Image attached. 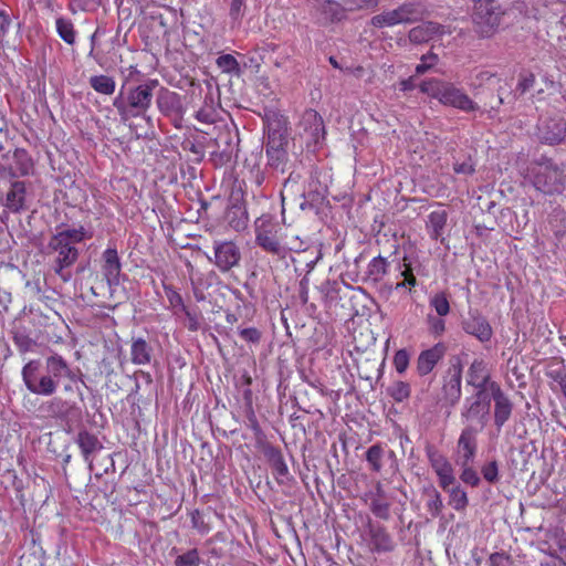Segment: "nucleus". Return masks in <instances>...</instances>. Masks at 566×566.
Segmentation results:
<instances>
[{
	"mask_svg": "<svg viewBox=\"0 0 566 566\" xmlns=\"http://www.w3.org/2000/svg\"><path fill=\"white\" fill-rule=\"evenodd\" d=\"M449 492L450 501L449 504L455 510V511H462L468 505V496L464 490H462L460 486H450L448 490Z\"/></svg>",
	"mask_w": 566,
	"mask_h": 566,
	"instance_id": "e433bc0d",
	"label": "nucleus"
},
{
	"mask_svg": "<svg viewBox=\"0 0 566 566\" xmlns=\"http://www.w3.org/2000/svg\"><path fill=\"white\" fill-rule=\"evenodd\" d=\"M217 66L227 74L239 76L241 69L238 60L232 54H222L216 60Z\"/></svg>",
	"mask_w": 566,
	"mask_h": 566,
	"instance_id": "473e14b6",
	"label": "nucleus"
},
{
	"mask_svg": "<svg viewBox=\"0 0 566 566\" xmlns=\"http://www.w3.org/2000/svg\"><path fill=\"white\" fill-rule=\"evenodd\" d=\"M453 170L455 174L471 175L474 171V167L471 159H468L460 164L455 163L453 165Z\"/></svg>",
	"mask_w": 566,
	"mask_h": 566,
	"instance_id": "6e6d98bb",
	"label": "nucleus"
},
{
	"mask_svg": "<svg viewBox=\"0 0 566 566\" xmlns=\"http://www.w3.org/2000/svg\"><path fill=\"white\" fill-rule=\"evenodd\" d=\"M50 408L55 415L63 416L66 409H69V406L66 401H63L61 398L56 397L50 401Z\"/></svg>",
	"mask_w": 566,
	"mask_h": 566,
	"instance_id": "3c124183",
	"label": "nucleus"
},
{
	"mask_svg": "<svg viewBox=\"0 0 566 566\" xmlns=\"http://www.w3.org/2000/svg\"><path fill=\"white\" fill-rule=\"evenodd\" d=\"M301 127L307 147H317L324 142L325 126L322 116L316 111L307 109L303 113Z\"/></svg>",
	"mask_w": 566,
	"mask_h": 566,
	"instance_id": "6e6552de",
	"label": "nucleus"
},
{
	"mask_svg": "<svg viewBox=\"0 0 566 566\" xmlns=\"http://www.w3.org/2000/svg\"><path fill=\"white\" fill-rule=\"evenodd\" d=\"M490 562L492 566H504L505 557L501 554H493L490 557Z\"/></svg>",
	"mask_w": 566,
	"mask_h": 566,
	"instance_id": "680f3d73",
	"label": "nucleus"
},
{
	"mask_svg": "<svg viewBox=\"0 0 566 566\" xmlns=\"http://www.w3.org/2000/svg\"><path fill=\"white\" fill-rule=\"evenodd\" d=\"M350 9H365V8H375L378 4V0H353V2H347Z\"/></svg>",
	"mask_w": 566,
	"mask_h": 566,
	"instance_id": "4d7b16f0",
	"label": "nucleus"
},
{
	"mask_svg": "<svg viewBox=\"0 0 566 566\" xmlns=\"http://www.w3.org/2000/svg\"><path fill=\"white\" fill-rule=\"evenodd\" d=\"M430 307L436 312L438 316H447L450 313V302L444 292H438L429 298Z\"/></svg>",
	"mask_w": 566,
	"mask_h": 566,
	"instance_id": "72a5a7b5",
	"label": "nucleus"
},
{
	"mask_svg": "<svg viewBox=\"0 0 566 566\" xmlns=\"http://www.w3.org/2000/svg\"><path fill=\"white\" fill-rule=\"evenodd\" d=\"M238 212L240 213V218L237 221L230 220V226L234 230L241 231V230L245 229V227H247L248 217H247L245 211L239 210Z\"/></svg>",
	"mask_w": 566,
	"mask_h": 566,
	"instance_id": "13d9d810",
	"label": "nucleus"
},
{
	"mask_svg": "<svg viewBox=\"0 0 566 566\" xmlns=\"http://www.w3.org/2000/svg\"><path fill=\"white\" fill-rule=\"evenodd\" d=\"M491 76H492V74H490L489 72L481 73L482 78H490Z\"/></svg>",
	"mask_w": 566,
	"mask_h": 566,
	"instance_id": "338daca9",
	"label": "nucleus"
},
{
	"mask_svg": "<svg viewBox=\"0 0 566 566\" xmlns=\"http://www.w3.org/2000/svg\"><path fill=\"white\" fill-rule=\"evenodd\" d=\"M428 459L431 468L439 479V485L443 490H448L455 482L452 464L448 459L434 450H428Z\"/></svg>",
	"mask_w": 566,
	"mask_h": 566,
	"instance_id": "ddd939ff",
	"label": "nucleus"
},
{
	"mask_svg": "<svg viewBox=\"0 0 566 566\" xmlns=\"http://www.w3.org/2000/svg\"><path fill=\"white\" fill-rule=\"evenodd\" d=\"M406 279H405V283L406 285H409V286H415L416 285V277L409 273L407 274V272H403Z\"/></svg>",
	"mask_w": 566,
	"mask_h": 566,
	"instance_id": "0e129e2a",
	"label": "nucleus"
},
{
	"mask_svg": "<svg viewBox=\"0 0 566 566\" xmlns=\"http://www.w3.org/2000/svg\"><path fill=\"white\" fill-rule=\"evenodd\" d=\"M368 546L373 552L384 553L394 548V543L390 535L381 526L370 525L368 530Z\"/></svg>",
	"mask_w": 566,
	"mask_h": 566,
	"instance_id": "412c9836",
	"label": "nucleus"
},
{
	"mask_svg": "<svg viewBox=\"0 0 566 566\" xmlns=\"http://www.w3.org/2000/svg\"><path fill=\"white\" fill-rule=\"evenodd\" d=\"M463 329L482 343L489 342L493 335L491 325L478 312L469 313V317L463 322Z\"/></svg>",
	"mask_w": 566,
	"mask_h": 566,
	"instance_id": "f3484780",
	"label": "nucleus"
},
{
	"mask_svg": "<svg viewBox=\"0 0 566 566\" xmlns=\"http://www.w3.org/2000/svg\"><path fill=\"white\" fill-rule=\"evenodd\" d=\"M390 395L396 401H403L410 396V386L407 382L398 381L390 388Z\"/></svg>",
	"mask_w": 566,
	"mask_h": 566,
	"instance_id": "79ce46f5",
	"label": "nucleus"
},
{
	"mask_svg": "<svg viewBox=\"0 0 566 566\" xmlns=\"http://www.w3.org/2000/svg\"><path fill=\"white\" fill-rule=\"evenodd\" d=\"M55 235L57 241L61 242V240H65L69 241V243L72 245L80 243L84 241L86 238L91 237L87 234L86 230L83 227L66 229L57 232Z\"/></svg>",
	"mask_w": 566,
	"mask_h": 566,
	"instance_id": "f704fd0d",
	"label": "nucleus"
},
{
	"mask_svg": "<svg viewBox=\"0 0 566 566\" xmlns=\"http://www.w3.org/2000/svg\"><path fill=\"white\" fill-rule=\"evenodd\" d=\"M76 443L81 449L84 460L88 462L90 468H92L93 455L103 448L101 441L95 434L84 430L78 432Z\"/></svg>",
	"mask_w": 566,
	"mask_h": 566,
	"instance_id": "aec40b11",
	"label": "nucleus"
},
{
	"mask_svg": "<svg viewBox=\"0 0 566 566\" xmlns=\"http://www.w3.org/2000/svg\"><path fill=\"white\" fill-rule=\"evenodd\" d=\"M447 220L448 212L444 209H437L428 214L426 227L431 239H442Z\"/></svg>",
	"mask_w": 566,
	"mask_h": 566,
	"instance_id": "b1692460",
	"label": "nucleus"
},
{
	"mask_svg": "<svg viewBox=\"0 0 566 566\" xmlns=\"http://www.w3.org/2000/svg\"><path fill=\"white\" fill-rule=\"evenodd\" d=\"M156 85L157 81H150L129 90L126 101L133 116L143 115L148 111L151 104L153 90Z\"/></svg>",
	"mask_w": 566,
	"mask_h": 566,
	"instance_id": "9d476101",
	"label": "nucleus"
},
{
	"mask_svg": "<svg viewBox=\"0 0 566 566\" xmlns=\"http://www.w3.org/2000/svg\"><path fill=\"white\" fill-rule=\"evenodd\" d=\"M255 241L265 251L284 258L286 254L277 238L275 226L266 220L259 219L255 223Z\"/></svg>",
	"mask_w": 566,
	"mask_h": 566,
	"instance_id": "1a4fd4ad",
	"label": "nucleus"
},
{
	"mask_svg": "<svg viewBox=\"0 0 566 566\" xmlns=\"http://www.w3.org/2000/svg\"><path fill=\"white\" fill-rule=\"evenodd\" d=\"M132 361L135 365H147L151 360V347L143 338H136L130 346Z\"/></svg>",
	"mask_w": 566,
	"mask_h": 566,
	"instance_id": "bb28decb",
	"label": "nucleus"
},
{
	"mask_svg": "<svg viewBox=\"0 0 566 566\" xmlns=\"http://www.w3.org/2000/svg\"><path fill=\"white\" fill-rule=\"evenodd\" d=\"M266 455L269 458V461L271 463V467L273 468L275 474L277 475H286L289 472L287 465L283 459L282 453L274 448H270L266 451Z\"/></svg>",
	"mask_w": 566,
	"mask_h": 566,
	"instance_id": "c9c22d12",
	"label": "nucleus"
},
{
	"mask_svg": "<svg viewBox=\"0 0 566 566\" xmlns=\"http://www.w3.org/2000/svg\"><path fill=\"white\" fill-rule=\"evenodd\" d=\"M421 92L432 98L438 99L441 104L452 106L464 112L474 111L475 103L460 88L451 83L440 80H429L422 82Z\"/></svg>",
	"mask_w": 566,
	"mask_h": 566,
	"instance_id": "7ed1b4c3",
	"label": "nucleus"
},
{
	"mask_svg": "<svg viewBox=\"0 0 566 566\" xmlns=\"http://www.w3.org/2000/svg\"><path fill=\"white\" fill-rule=\"evenodd\" d=\"M475 436H476V431L471 427L465 428L461 432V436L458 441V448H459L461 458L463 459L462 465L469 464L475 455V451H476Z\"/></svg>",
	"mask_w": 566,
	"mask_h": 566,
	"instance_id": "4be33fe9",
	"label": "nucleus"
},
{
	"mask_svg": "<svg viewBox=\"0 0 566 566\" xmlns=\"http://www.w3.org/2000/svg\"><path fill=\"white\" fill-rule=\"evenodd\" d=\"M264 126L268 132L265 143L268 163L271 167L283 171L287 160V120L276 112H268Z\"/></svg>",
	"mask_w": 566,
	"mask_h": 566,
	"instance_id": "f03ea898",
	"label": "nucleus"
},
{
	"mask_svg": "<svg viewBox=\"0 0 566 566\" xmlns=\"http://www.w3.org/2000/svg\"><path fill=\"white\" fill-rule=\"evenodd\" d=\"M490 394L494 401V423L500 430L511 418L513 403L497 382L490 385Z\"/></svg>",
	"mask_w": 566,
	"mask_h": 566,
	"instance_id": "f8f14e48",
	"label": "nucleus"
},
{
	"mask_svg": "<svg viewBox=\"0 0 566 566\" xmlns=\"http://www.w3.org/2000/svg\"><path fill=\"white\" fill-rule=\"evenodd\" d=\"M461 384H462V369L460 366L453 367V374L450 376L448 382L444 386V390L448 397L452 400H459L461 396Z\"/></svg>",
	"mask_w": 566,
	"mask_h": 566,
	"instance_id": "7c9ffc66",
	"label": "nucleus"
},
{
	"mask_svg": "<svg viewBox=\"0 0 566 566\" xmlns=\"http://www.w3.org/2000/svg\"><path fill=\"white\" fill-rule=\"evenodd\" d=\"M214 264L221 272L237 266L241 259L238 245L232 241H214Z\"/></svg>",
	"mask_w": 566,
	"mask_h": 566,
	"instance_id": "9b49d317",
	"label": "nucleus"
},
{
	"mask_svg": "<svg viewBox=\"0 0 566 566\" xmlns=\"http://www.w3.org/2000/svg\"><path fill=\"white\" fill-rule=\"evenodd\" d=\"M200 565V556L199 552L193 548L188 552L177 556L175 560V566H199Z\"/></svg>",
	"mask_w": 566,
	"mask_h": 566,
	"instance_id": "58836bf2",
	"label": "nucleus"
},
{
	"mask_svg": "<svg viewBox=\"0 0 566 566\" xmlns=\"http://www.w3.org/2000/svg\"><path fill=\"white\" fill-rule=\"evenodd\" d=\"M371 512L379 518L387 520L389 517V503L379 497L374 499L370 505Z\"/></svg>",
	"mask_w": 566,
	"mask_h": 566,
	"instance_id": "37998d69",
	"label": "nucleus"
},
{
	"mask_svg": "<svg viewBox=\"0 0 566 566\" xmlns=\"http://www.w3.org/2000/svg\"><path fill=\"white\" fill-rule=\"evenodd\" d=\"M90 85L95 92L104 95H112L116 88L115 80L107 75L92 76L90 78Z\"/></svg>",
	"mask_w": 566,
	"mask_h": 566,
	"instance_id": "c756f323",
	"label": "nucleus"
},
{
	"mask_svg": "<svg viewBox=\"0 0 566 566\" xmlns=\"http://www.w3.org/2000/svg\"><path fill=\"white\" fill-rule=\"evenodd\" d=\"M114 106L119 111V112H124L125 111V106H124V102L118 97L114 101Z\"/></svg>",
	"mask_w": 566,
	"mask_h": 566,
	"instance_id": "69168bd1",
	"label": "nucleus"
},
{
	"mask_svg": "<svg viewBox=\"0 0 566 566\" xmlns=\"http://www.w3.org/2000/svg\"><path fill=\"white\" fill-rule=\"evenodd\" d=\"M11 25V15L6 9H0V34L8 33Z\"/></svg>",
	"mask_w": 566,
	"mask_h": 566,
	"instance_id": "603ef678",
	"label": "nucleus"
},
{
	"mask_svg": "<svg viewBox=\"0 0 566 566\" xmlns=\"http://www.w3.org/2000/svg\"><path fill=\"white\" fill-rule=\"evenodd\" d=\"M468 384L473 386L476 390H489L490 385L494 381L490 380V373L486 364L482 359H474L468 370Z\"/></svg>",
	"mask_w": 566,
	"mask_h": 566,
	"instance_id": "6ab92c4d",
	"label": "nucleus"
},
{
	"mask_svg": "<svg viewBox=\"0 0 566 566\" xmlns=\"http://www.w3.org/2000/svg\"><path fill=\"white\" fill-rule=\"evenodd\" d=\"M244 8V0H231L230 17L233 20H239L242 17Z\"/></svg>",
	"mask_w": 566,
	"mask_h": 566,
	"instance_id": "864d4df0",
	"label": "nucleus"
},
{
	"mask_svg": "<svg viewBox=\"0 0 566 566\" xmlns=\"http://www.w3.org/2000/svg\"><path fill=\"white\" fill-rule=\"evenodd\" d=\"M381 458H382V449L381 447L375 444L371 446L366 453V459L371 469L376 472H379L381 469Z\"/></svg>",
	"mask_w": 566,
	"mask_h": 566,
	"instance_id": "ea45409f",
	"label": "nucleus"
},
{
	"mask_svg": "<svg viewBox=\"0 0 566 566\" xmlns=\"http://www.w3.org/2000/svg\"><path fill=\"white\" fill-rule=\"evenodd\" d=\"M428 506L433 514H438L440 512L442 507V501L438 493H436L434 499L429 502Z\"/></svg>",
	"mask_w": 566,
	"mask_h": 566,
	"instance_id": "bf43d9fd",
	"label": "nucleus"
},
{
	"mask_svg": "<svg viewBox=\"0 0 566 566\" xmlns=\"http://www.w3.org/2000/svg\"><path fill=\"white\" fill-rule=\"evenodd\" d=\"M534 80H535L534 75L528 74L521 80L518 85L521 86L522 91L524 92L533 86Z\"/></svg>",
	"mask_w": 566,
	"mask_h": 566,
	"instance_id": "052dcab7",
	"label": "nucleus"
},
{
	"mask_svg": "<svg viewBox=\"0 0 566 566\" xmlns=\"http://www.w3.org/2000/svg\"><path fill=\"white\" fill-rule=\"evenodd\" d=\"M420 15L418 6L411 2L403 3L396 9L385 11L371 18L375 28H391L402 23H410Z\"/></svg>",
	"mask_w": 566,
	"mask_h": 566,
	"instance_id": "423d86ee",
	"label": "nucleus"
},
{
	"mask_svg": "<svg viewBox=\"0 0 566 566\" xmlns=\"http://www.w3.org/2000/svg\"><path fill=\"white\" fill-rule=\"evenodd\" d=\"M241 337L249 343H258L260 340L261 334L254 327L243 328L240 331Z\"/></svg>",
	"mask_w": 566,
	"mask_h": 566,
	"instance_id": "8fccbe9b",
	"label": "nucleus"
},
{
	"mask_svg": "<svg viewBox=\"0 0 566 566\" xmlns=\"http://www.w3.org/2000/svg\"><path fill=\"white\" fill-rule=\"evenodd\" d=\"M27 197L25 185L22 181H15L11 185L3 206L12 212H19L24 208Z\"/></svg>",
	"mask_w": 566,
	"mask_h": 566,
	"instance_id": "5701e85b",
	"label": "nucleus"
},
{
	"mask_svg": "<svg viewBox=\"0 0 566 566\" xmlns=\"http://www.w3.org/2000/svg\"><path fill=\"white\" fill-rule=\"evenodd\" d=\"M315 7L321 10L325 21L340 20L344 17L343 7L333 0H314Z\"/></svg>",
	"mask_w": 566,
	"mask_h": 566,
	"instance_id": "cd10ccee",
	"label": "nucleus"
},
{
	"mask_svg": "<svg viewBox=\"0 0 566 566\" xmlns=\"http://www.w3.org/2000/svg\"><path fill=\"white\" fill-rule=\"evenodd\" d=\"M387 261L382 256L371 259L367 265V276L373 282H379L387 272Z\"/></svg>",
	"mask_w": 566,
	"mask_h": 566,
	"instance_id": "2f4dec72",
	"label": "nucleus"
},
{
	"mask_svg": "<svg viewBox=\"0 0 566 566\" xmlns=\"http://www.w3.org/2000/svg\"><path fill=\"white\" fill-rule=\"evenodd\" d=\"M539 138L549 145H555L566 139V122L563 118H552L538 127Z\"/></svg>",
	"mask_w": 566,
	"mask_h": 566,
	"instance_id": "a211bd4d",
	"label": "nucleus"
},
{
	"mask_svg": "<svg viewBox=\"0 0 566 566\" xmlns=\"http://www.w3.org/2000/svg\"><path fill=\"white\" fill-rule=\"evenodd\" d=\"M42 363L39 359L28 361L21 371L27 389L39 396H52L60 382L66 394H77L82 397L78 384L82 381L78 371L57 354L45 359V373H41Z\"/></svg>",
	"mask_w": 566,
	"mask_h": 566,
	"instance_id": "f257e3e1",
	"label": "nucleus"
},
{
	"mask_svg": "<svg viewBox=\"0 0 566 566\" xmlns=\"http://www.w3.org/2000/svg\"><path fill=\"white\" fill-rule=\"evenodd\" d=\"M413 87V81L412 77H409L407 80H403L400 82V90L401 91H409Z\"/></svg>",
	"mask_w": 566,
	"mask_h": 566,
	"instance_id": "e2e57ef3",
	"label": "nucleus"
},
{
	"mask_svg": "<svg viewBox=\"0 0 566 566\" xmlns=\"http://www.w3.org/2000/svg\"><path fill=\"white\" fill-rule=\"evenodd\" d=\"M50 247L57 252V260H56V273L64 280L67 281L69 277L64 276L62 271L63 269L72 265L78 255L77 249L70 244L69 241L56 240V235H54L50 241Z\"/></svg>",
	"mask_w": 566,
	"mask_h": 566,
	"instance_id": "4468645a",
	"label": "nucleus"
},
{
	"mask_svg": "<svg viewBox=\"0 0 566 566\" xmlns=\"http://www.w3.org/2000/svg\"><path fill=\"white\" fill-rule=\"evenodd\" d=\"M497 473H499V470H497V465L495 462H490V463L485 464L482 469L483 478L488 482H495L497 480Z\"/></svg>",
	"mask_w": 566,
	"mask_h": 566,
	"instance_id": "09e8293b",
	"label": "nucleus"
},
{
	"mask_svg": "<svg viewBox=\"0 0 566 566\" xmlns=\"http://www.w3.org/2000/svg\"><path fill=\"white\" fill-rule=\"evenodd\" d=\"M560 217V220L565 223V231H566V217L563 213H558Z\"/></svg>",
	"mask_w": 566,
	"mask_h": 566,
	"instance_id": "774afa93",
	"label": "nucleus"
},
{
	"mask_svg": "<svg viewBox=\"0 0 566 566\" xmlns=\"http://www.w3.org/2000/svg\"><path fill=\"white\" fill-rule=\"evenodd\" d=\"M461 480L471 486H475L480 482V478H479L476 471L473 470L472 468L468 467V464L463 465V470L461 473Z\"/></svg>",
	"mask_w": 566,
	"mask_h": 566,
	"instance_id": "de8ad7c7",
	"label": "nucleus"
},
{
	"mask_svg": "<svg viewBox=\"0 0 566 566\" xmlns=\"http://www.w3.org/2000/svg\"><path fill=\"white\" fill-rule=\"evenodd\" d=\"M102 273L112 289L119 284V277L122 272L120 259L115 248H107L102 255Z\"/></svg>",
	"mask_w": 566,
	"mask_h": 566,
	"instance_id": "dca6fc26",
	"label": "nucleus"
},
{
	"mask_svg": "<svg viewBox=\"0 0 566 566\" xmlns=\"http://www.w3.org/2000/svg\"><path fill=\"white\" fill-rule=\"evenodd\" d=\"M165 291L168 302L174 310L186 311L187 306L185 305L181 295L177 291L167 286L165 287Z\"/></svg>",
	"mask_w": 566,
	"mask_h": 566,
	"instance_id": "a18cd8bd",
	"label": "nucleus"
},
{
	"mask_svg": "<svg viewBox=\"0 0 566 566\" xmlns=\"http://www.w3.org/2000/svg\"><path fill=\"white\" fill-rule=\"evenodd\" d=\"M410 361V355L406 349H399L394 356V367L398 374H403Z\"/></svg>",
	"mask_w": 566,
	"mask_h": 566,
	"instance_id": "a19ab883",
	"label": "nucleus"
},
{
	"mask_svg": "<svg viewBox=\"0 0 566 566\" xmlns=\"http://www.w3.org/2000/svg\"><path fill=\"white\" fill-rule=\"evenodd\" d=\"M55 30L59 36L69 45L76 42V31L71 19L57 17L55 19Z\"/></svg>",
	"mask_w": 566,
	"mask_h": 566,
	"instance_id": "c85d7f7f",
	"label": "nucleus"
},
{
	"mask_svg": "<svg viewBox=\"0 0 566 566\" xmlns=\"http://www.w3.org/2000/svg\"><path fill=\"white\" fill-rule=\"evenodd\" d=\"M446 352L447 347L443 343H437L432 347L421 350L417 358V373L420 376L430 374L444 357Z\"/></svg>",
	"mask_w": 566,
	"mask_h": 566,
	"instance_id": "2eb2a0df",
	"label": "nucleus"
},
{
	"mask_svg": "<svg viewBox=\"0 0 566 566\" xmlns=\"http://www.w3.org/2000/svg\"><path fill=\"white\" fill-rule=\"evenodd\" d=\"M191 523L192 526L198 530L200 534H207L209 532V528L205 525L202 517L198 511H195L191 514Z\"/></svg>",
	"mask_w": 566,
	"mask_h": 566,
	"instance_id": "5fc2aeb1",
	"label": "nucleus"
},
{
	"mask_svg": "<svg viewBox=\"0 0 566 566\" xmlns=\"http://www.w3.org/2000/svg\"><path fill=\"white\" fill-rule=\"evenodd\" d=\"M438 61V56L433 53L426 54L421 57V62L416 66V73L422 74L431 69Z\"/></svg>",
	"mask_w": 566,
	"mask_h": 566,
	"instance_id": "49530a36",
	"label": "nucleus"
},
{
	"mask_svg": "<svg viewBox=\"0 0 566 566\" xmlns=\"http://www.w3.org/2000/svg\"><path fill=\"white\" fill-rule=\"evenodd\" d=\"M525 179L545 195L560 193L564 190L563 175L551 163L533 164Z\"/></svg>",
	"mask_w": 566,
	"mask_h": 566,
	"instance_id": "20e7f679",
	"label": "nucleus"
},
{
	"mask_svg": "<svg viewBox=\"0 0 566 566\" xmlns=\"http://www.w3.org/2000/svg\"><path fill=\"white\" fill-rule=\"evenodd\" d=\"M472 20L475 31L484 38L496 32L501 23V12L493 0H473Z\"/></svg>",
	"mask_w": 566,
	"mask_h": 566,
	"instance_id": "39448f33",
	"label": "nucleus"
},
{
	"mask_svg": "<svg viewBox=\"0 0 566 566\" xmlns=\"http://www.w3.org/2000/svg\"><path fill=\"white\" fill-rule=\"evenodd\" d=\"M491 399L489 390H476L472 397L467 398L462 417L483 427L489 418Z\"/></svg>",
	"mask_w": 566,
	"mask_h": 566,
	"instance_id": "0eeeda50",
	"label": "nucleus"
},
{
	"mask_svg": "<svg viewBox=\"0 0 566 566\" xmlns=\"http://www.w3.org/2000/svg\"><path fill=\"white\" fill-rule=\"evenodd\" d=\"M187 317V328L191 332H196L201 327V315L199 312L186 307V311H181Z\"/></svg>",
	"mask_w": 566,
	"mask_h": 566,
	"instance_id": "c03bdc74",
	"label": "nucleus"
},
{
	"mask_svg": "<svg viewBox=\"0 0 566 566\" xmlns=\"http://www.w3.org/2000/svg\"><path fill=\"white\" fill-rule=\"evenodd\" d=\"M444 316H438L433 314H428L426 322L428 325V331L434 337H440L446 332V321Z\"/></svg>",
	"mask_w": 566,
	"mask_h": 566,
	"instance_id": "4c0bfd02",
	"label": "nucleus"
},
{
	"mask_svg": "<svg viewBox=\"0 0 566 566\" xmlns=\"http://www.w3.org/2000/svg\"><path fill=\"white\" fill-rule=\"evenodd\" d=\"M157 106L164 114H171L180 108L179 95L167 88H161L157 95Z\"/></svg>",
	"mask_w": 566,
	"mask_h": 566,
	"instance_id": "a878e982",
	"label": "nucleus"
},
{
	"mask_svg": "<svg viewBox=\"0 0 566 566\" xmlns=\"http://www.w3.org/2000/svg\"><path fill=\"white\" fill-rule=\"evenodd\" d=\"M443 28L434 22L422 23L409 32V39L413 43H422L432 40L436 35L442 34Z\"/></svg>",
	"mask_w": 566,
	"mask_h": 566,
	"instance_id": "393cba45",
	"label": "nucleus"
}]
</instances>
